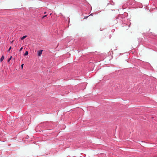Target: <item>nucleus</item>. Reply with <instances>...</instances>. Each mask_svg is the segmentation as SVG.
<instances>
[{
	"label": "nucleus",
	"instance_id": "0eeeda50",
	"mask_svg": "<svg viewBox=\"0 0 157 157\" xmlns=\"http://www.w3.org/2000/svg\"><path fill=\"white\" fill-rule=\"evenodd\" d=\"M11 49V46H10V47L9 48L8 50V51H7L8 52H9L10 51V50Z\"/></svg>",
	"mask_w": 157,
	"mask_h": 157
},
{
	"label": "nucleus",
	"instance_id": "423d86ee",
	"mask_svg": "<svg viewBox=\"0 0 157 157\" xmlns=\"http://www.w3.org/2000/svg\"><path fill=\"white\" fill-rule=\"evenodd\" d=\"M11 58H12V56H11L10 57V58H9V59H8V60H7V62H10V60L11 59Z\"/></svg>",
	"mask_w": 157,
	"mask_h": 157
},
{
	"label": "nucleus",
	"instance_id": "9b49d317",
	"mask_svg": "<svg viewBox=\"0 0 157 157\" xmlns=\"http://www.w3.org/2000/svg\"><path fill=\"white\" fill-rule=\"evenodd\" d=\"M23 65H24V64H22L21 65V67L22 69L23 68Z\"/></svg>",
	"mask_w": 157,
	"mask_h": 157
},
{
	"label": "nucleus",
	"instance_id": "1a4fd4ad",
	"mask_svg": "<svg viewBox=\"0 0 157 157\" xmlns=\"http://www.w3.org/2000/svg\"><path fill=\"white\" fill-rule=\"evenodd\" d=\"M47 16V15H45L44 16H43L42 17V19L44 18L45 17H46Z\"/></svg>",
	"mask_w": 157,
	"mask_h": 157
},
{
	"label": "nucleus",
	"instance_id": "9d476101",
	"mask_svg": "<svg viewBox=\"0 0 157 157\" xmlns=\"http://www.w3.org/2000/svg\"><path fill=\"white\" fill-rule=\"evenodd\" d=\"M89 16H90V15H89V16H85V17H84V19H86L87 18V17H88Z\"/></svg>",
	"mask_w": 157,
	"mask_h": 157
},
{
	"label": "nucleus",
	"instance_id": "f8f14e48",
	"mask_svg": "<svg viewBox=\"0 0 157 157\" xmlns=\"http://www.w3.org/2000/svg\"><path fill=\"white\" fill-rule=\"evenodd\" d=\"M23 49V48L22 47H21V48L20 49L19 51H21L22 49Z\"/></svg>",
	"mask_w": 157,
	"mask_h": 157
},
{
	"label": "nucleus",
	"instance_id": "f257e3e1",
	"mask_svg": "<svg viewBox=\"0 0 157 157\" xmlns=\"http://www.w3.org/2000/svg\"><path fill=\"white\" fill-rule=\"evenodd\" d=\"M117 22H119L120 23H121L123 22L122 20L123 19V18H122L121 16H119L117 18Z\"/></svg>",
	"mask_w": 157,
	"mask_h": 157
},
{
	"label": "nucleus",
	"instance_id": "f03ea898",
	"mask_svg": "<svg viewBox=\"0 0 157 157\" xmlns=\"http://www.w3.org/2000/svg\"><path fill=\"white\" fill-rule=\"evenodd\" d=\"M42 51L43 50H40L39 51H38V56H40L42 54Z\"/></svg>",
	"mask_w": 157,
	"mask_h": 157
},
{
	"label": "nucleus",
	"instance_id": "ddd939ff",
	"mask_svg": "<svg viewBox=\"0 0 157 157\" xmlns=\"http://www.w3.org/2000/svg\"><path fill=\"white\" fill-rule=\"evenodd\" d=\"M46 13V12H44V14H45V13Z\"/></svg>",
	"mask_w": 157,
	"mask_h": 157
},
{
	"label": "nucleus",
	"instance_id": "7ed1b4c3",
	"mask_svg": "<svg viewBox=\"0 0 157 157\" xmlns=\"http://www.w3.org/2000/svg\"><path fill=\"white\" fill-rule=\"evenodd\" d=\"M4 59V57L3 55L2 56L1 58L0 59V62H2Z\"/></svg>",
	"mask_w": 157,
	"mask_h": 157
},
{
	"label": "nucleus",
	"instance_id": "20e7f679",
	"mask_svg": "<svg viewBox=\"0 0 157 157\" xmlns=\"http://www.w3.org/2000/svg\"><path fill=\"white\" fill-rule=\"evenodd\" d=\"M27 37V36H26V35H25V36H24L21 38V40H23V39H24L26 37Z\"/></svg>",
	"mask_w": 157,
	"mask_h": 157
},
{
	"label": "nucleus",
	"instance_id": "39448f33",
	"mask_svg": "<svg viewBox=\"0 0 157 157\" xmlns=\"http://www.w3.org/2000/svg\"><path fill=\"white\" fill-rule=\"evenodd\" d=\"M28 54V52L27 51H26L24 54V56H26Z\"/></svg>",
	"mask_w": 157,
	"mask_h": 157
},
{
	"label": "nucleus",
	"instance_id": "6e6552de",
	"mask_svg": "<svg viewBox=\"0 0 157 157\" xmlns=\"http://www.w3.org/2000/svg\"><path fill=\"white\" fill-rule=\"evenodd\" d=\"M152 34L151 33V34H150L149 33H147V35L148 36H151V35Z\"/></svg>",
	"mask_w": 157,
	"mask_h": 157
}]
</instances>
